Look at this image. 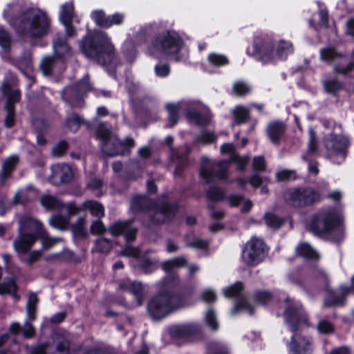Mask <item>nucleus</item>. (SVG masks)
I'll return each mask as SVG.
<instances>
[{"instance_id":"29","label":"nucleus","mask_w":354,"mask_h":354,"mask_svg":"<svg viewBox=\"0 0 354 354\" xmlns=\"http://www.w3.org/2000/svg\"><path fill=\"white\" fill-rule=\"evenodd\" d=\"M64 62L60 60L55 55L44 57L40 63V68L44 75H50L58 66H62Z\"/></svg>"},{"instance_id":"1","label":"nucleus","mask_w":354,"mask_h":354,"mask_svg":"<svg viewBox=\"0 0 354 354\" xmlns=\"http://www.w3.org/2000/svg\"><path fill=\"white\" fill-rule=\"evenodd\" d=\"M3 17L17 33L31 38L47 34L50 20L46 14L37 8H23L21 2L8 4Z\"/></svg>"},{"instance_id":"31","label":"nucleus","mask_w":354,"mask_h":354,"mask_svg":"<svg viewBox=\"0 0 354 354\" xmlns=\"http://www.w3.org/2000/svg\"><path fill=\"white\" fill-rule=\"evenodd\" d=\"M10 330L14 334L21 333L26 339L32 338L35 335V329L30 322H26L22 327L19 323H13L10 327Z\"/></svg>"},{"instance_id":"16","label":"nucleus","mask_w":354,"mask_h":354,"mask_svg":"<svg viewBox=\"0 0 354 354\" xmlns=\"http://www.w3.org/2000/svg\"><path fill=\"white\" fill-rule=\"evenodd\" d=\"M288 196L295 206L310 205L319 199V194L311 187L291 190L288 192Z\"/></svg>"},{"instance_id":"10","label":"nucleus","mask_w":354,"mask_h":354,"mask_svg":"<svg viewBox=\"0 0 354 354\" xmlns=\"http://www.w3.org/2000/svg\"><path fill=\"white\" fill-rule=\"evenodd\" d=\"M286 307L284 311L286 322L290 329L297 331L308 325V316L302 305L288 297L286 298Z\"/></svg>"},{"instance_id":"8","label":"nucleus","mask_w":354,"mask_h":354,"mask_svg":"<svg viewBox=\"0 0 354 354\" xmlns=\"http://www.w3.org/2000/svg\"><path fill=\"white\" fill-rule=\"evenodd\" d=\"M348 139L341 134L329 133L324 138V145L326 149V157L335 164L343 162L346 156L348 147Z\"/></svg>"},{"instance_id":"11","label":"nucleus","mask_w":354,"mask_h":354,"mask_svg":"<svg viewBox=\"0 0 354 354\" xmlns=\"http://www.w3.org/2000/svg\"><path fill=\"white\" fill-rule=\"evenodd\" d=\"M92 86L86 75L77 84L66 87L62 93V98L71 106L81 107L83 105V95L91 91Z\"/></svg>"},{"instance_id":"30","label":"nucleus","mask_w":354,"mask_h":354,"mask_svg":"<svg viewBox=\"0 0 354 354\" xmlns=\"http://www.w3.org/2000/svg\"><path fill=\"white\" fill-rule=\"evenodd\" d=\"M199 331L200 327L198 325L194 323H189L173 327L171 333L175 336L184 337L196 334Z\"/></svg>"},{"instance_id":"38","label":"nucleus","mask_w":354,"mask_h":354,"mask_svg":"<svg viewBox=\"0 0 354 354\" xmlns=\"http://www.w3.org/2000/svg\"><path fill=\"white\" fill-rule=\"evenodd\" d=\"M296 252L298 255L308 259H318L317 252L308 243H300L296 248Z\"/></svg>"},{"instance_id":"43","label":"nucleus","mask_w":354,"mask_h":354,"mask_svg":"<svg viewBox=\"0 0 354 354\" xmlns=\"http://www.w3.org/2000/svg\"><path fill=\"white\" fill-rule=\"evenodd\" d=\"M266 224L270 228L278 229L283 223L284 221L283 218H279L277 215L272 213H266L264 216Z\"/></svg>"},{"instance_id":"9","label":"nucleus","mask_w":354,"mask_h":354,"mask_svg":"<svg viewBox=\"0 0 354 354\" xmlns=\"http://www.w3.org/2000/svg\"><path fill=\"white\" fill-rule=\"evenodd\" d=\"M110 233L115 236L122 235L125 237L127 244L120 252V254L125 257H138L140 250L132 247L129 242L136 239L137 229L133 226L131 221H118L112 224L109 229Z\"/></svg>"},{"instance_id":"48","label":"nucleus","mask_w":354,"mask_h":354,"mask_svg":"<svg viewBox=\"0 0 354 354\" xmlns=\"http://www.w3.org/2000/svg\"><path fill=\"white\" fill-rule=\"evenodd\" d=\"M50 225L55 228L65 229L68 224V218L67 217L57 215L53 216L49 221Z\"/></svg>"},{"instance_id":"39","label":"nucleus","mask_w":354,"mask_h":354,"mask_svg":"<svg viewBox=\"0 0 354 354\" xmlns=\"http://www.w3.org/2000/svg\"><path fill=\"white\" fill-rule=\"evenodd\" d=\"M151 205V201L145 196H135L131 201V208L134 211L144 210L150 207Z\"/></svg>"},{"instance_id":"46","label":"nucleus","mask_w":354,"mask_h":354,"mask_svg":"<svg viewBox=\"0 0 354 354\" xmlns=\"http://www.w3.org/2000/svg\"><path fill=\"white\" fill-rule=\"evenodd\" d=\"M17 160V156H11L3 162L1 171V176L3 180H6L10 176Z\"/></svg>"},{"instance_id":"18","label":"nucleus","mask_w":354,"mask_h":354,"mask_svg":"<svg viewBox=\"0 0 354 354\" xmlns=\"http://www.w3.org/2000/svg\"><path fill=\"white\" fill-rule=\"evenodd\" d=\"M178 210L176 203L158 204L151 210V221L156 224L162 223L173 218Z\"/></svg>"},{"instance_id":"2","label":"nucleus","mask_w":354,"mask_h":354,"mask_svg":"<svg viewBox=\"0 0 354 354\" xmlns=\"http://www.w3.org/2000/svg\"><path fill=\"white\" fill-rule=\"evenodd\" d=\"M254 54L263 64L274 63L277 60H286L294 52L290 41L279 39L274 42L268 35L256 36L253 43Z\"/></svg>"},{"instance_id":"33","label":"nucleus","mask_w":354,"mask_h":354,"mask_svg":"<svg viewBox=\"0 0 354 354\" xmlns=\"http://www.w3.org/2000/svg\"><path fill=\"white\" fill-rule=\"evenodd\" d=\"M318 151V144L316 138V133L312 129L309 130V138L306 151L303 153L301 158L304 161H308V158L315 155Z\"/></svg>"},{"instance_id":"44","label":"nucleus","mask_w":354,"mask_h":354,"mask_svg":"<svg viewBox=\"0 0 354 354\" xmlns=\"http://www.w3.org/2000/svg\"><path fill=\"white\" fill-rule=\"evenodd\" d=\"M97 137L102 142L111 138V137H115L111 131V128L105 123H100L97 127L96 130Z\"/></svg>"},{"instance_id":"61","label":"nucleus","mask_w":354,"mask_h":354,"mask_svg":"<svg viewBox=\"0 0 354 354\" xmlns=\"http://www.w3.org/2000/svg\"><path fill=\"white\" fill-rule=\"evenodd\" d=\"M216 137L214 134L213 132L204 131H202L198 136H197V141L202 142L205 144L211 143L212 142H214Z\"/></svg>"},{"instance_id":"49","label":"nucleus","mask_w":354,"mask_h":354,"mask_svg":"<svg viewBox=\"0 0 354 354\" xmlns=\"http://www.w3.org/2000/svg\"><path fill=\"white\" fill-rule=\"evenodd\" d=\"M96 250L102 253H108L112 248L111 241L105 238H100L95 242Z\"/></svg>"},{"instance_id":"27","label":"nucleus","mask_w":354,"mask_h":354,"mask_svg":"<svg viewBox=\"0 0 354 354\" xmlns=\"http://www.w3.org/2000/svg\"><path fill=\"white\" fill-rule=\"evenodd\" d=\"M351 292V288L349 286H341L339 293L329 292L324 301V306L326 307L343 306L346 301L345 297Z\"/></svg>"},{"instance_id":"37","label":"nucleus","mask_w":354,"mask_h":354,"mask_svg":"<svg viewBox=\"0 0 354 354\" xmlns=\"http://www.w3.org/2000/svg\"><path fill=\"white\" fill-rule=\"evenodd\" d=\"M40 201L42 206L44 207L46 209H55L61 210L62 207H63V203L60 201H59L56 197L51 195H43L41 197Z\"/></svg>"},{"instance_id":"47","label":"nucleus","mask_w":354,"mask_h":354,"mask_svg":"<svg viewBox=\"0 0 354 354\" xmlns=\"http://www.w3.org/2000/svg\"><path fill=\"white\" fill-rule=\"evenodd\" d=\"M37 239L41 240L43 248L45 249L52 247L61 240L58 238H52L48 236L44 229L39 232V234L37 235Z\"/></svg>"},{"instance_id":"63","label":"nucleus","mask_w":354,"mask_h":354,"mask_svg":"<svg viewBox=\"0 0 354 354\" xmlns=\"http://www.w3.org/2000/svg\"><path fill=\"white\" fill-rule=\"evenodd\" d=\"M333 329L334 328L333 324L326 320L320 321L317 325V330L322 333H330L333 331Z\"/></svg>"},{"instance_id":"20","label":"nucleus","mask_w":354,"mask_h":354,"mask_svg":"<svg viewBox=\"0 0 354 354\" xmlns=\"http://www.w3.org/2000/svg\"><path fill=\"white\" fill-rule=\"evenodd\" d=\"M288 348L290 354H311L313 350L310 339L299 334L292 336Z\"/></svg>"},{"instance_id":"7","label":"nucleus","mask_w":354,"mask_h":354,"mask_svg":"<svg viewBox=\"0 0 354 354\" xmlns=\"http://www.w3.org/2000/svg\"><path fill=\"white\" fill-rule=\"evenodd\" d=\"M341 217L333 209H323L315 213L310 222L309 227L315 234L324 236L332 233L339 225Z\"/></svg>"},{"instance_id":"24","label":"nucleus","mask_w":354,"mask_h":354,"mask_svg":"<svg viewBox=\"0 0 354 354\" xmlns=\"http://www.w3.org/2000/svg\"><path fill=\"white\" fill-rule=\"evenodd\" d=\"M51 176L49 180L51 183L59 185L71 180L73 176L72 170L66 164H57L51 167Z\"/></svg>"},{"instance_id":"58","label":"nucleus","mask_w":354,"mask_h":354,"mask_svg":"<svg viewBox=\"0 0 354 354\" xmlns=\"http://www.w3.org/2000/svg\"><path fill=\"white\" fill-rule=\"evenodd\" d=\"M41 256L42 252L41 250H35L30 252L26 258H23L22 256H21L20 259L27 264L32 265L37 261Z\"/></svg>"},{"instance_id":"60","label":"nucleus","mask_w":354,"mask_h":354,"mask_svg":"<svg viewBox=\"0 0 354 354\" xmlns=\"http://www.w3.org/2000/svg\"><path fill=\"white\" fill-rule=\"evenodd\" d=\"M206 323L214 330H216L218 324L216 318L215 313L212 310H209L205 315V317Z\"/></svg>"},{"instance_id":"41","label":"nucleus","mask_w":354,"mask_h":354,"mask_svg":"<svg viewBox=\"0 0 354 354\" xmlns=\"http://www.w3.org/2000/svg\"><path fill=\"white\" fill-rule=\"evenodd\" d=\"M17 66L22 71L30 72L32 68L31 54L25 51L17 60Z\"/></svg>"},{"instance_id":"34","label":"nucleus","mask_w":354,"mask_h":354,"mask_svg":"<svg viewBox=\"0 0 354 354\" xmlns=\"http://www.w3.org/2000/svg\"><path fill=\"white\" fill-rule=\"evenodd\" d=\"M322 84L324 91L331 95H336L344 88V83L336 78L326 79Z\"/></svg>"},{"instance_id":"26","label":"nucleus","mask_w":354,"mask_h":354,"mask_svg":"<svg viewBox=\"0 0 354 354\" xmlns=\"http://www.w3.org/2000/svg\"><path fill=\"white\" fill-rule=\"evenodd\" d=\"M43 229L41 223L30 216L25 215L19 219L17 232H28L38 235Z\"/></svg>"},{"instance_id":"5","label":"nucleus","mask_w":354,"mask_h":354,"mask_svg":"<svg viewBox=\"0 0 354 354\" xmlns=\"http://www.w3.org/2000/svg\"><path fill=\"white\" fill-rule=\"evenodd\" d=\"M248 161V156L240 157L238 154L232 155V158L230 160H222L214 163L204 158L201 169V176L206 183H211L214 178L225 180L228 176L227 169L230 162H235L237 164V170L243 171Z\"/></svg>"},{"instance_id":"45","label":"nucleus","mask_w":354,"mask_h":354,"mask_svg":"<svg viewBox=\"0 0 354 354\" xmlns=\"http://www.w3.org/2000/svg\"><path fill=\"white\" fill-rule=\"evenodd\" d=\"M208 62L214 66H223L229 63L227 57L223 55L218 53H210L207 56Z\"/></svg>"},{"instance_id":"12","label":"nucleus","mask_w":354,"mask_h":354,"mask_svg":"<svg viewBox=\"0 0 354 354\" xmlns=\"http://www.w3.org/2000/svg\"><path fill=\"white\" fill-rule=\"evenodd\" d=\"M266 254V248L263 241L253 237L245 244L241 258L248 266H254L261 262Z\"/></svg>"},{"instance_id":"40","label":"nucleus","mask_w":354,"mask_h":354,"mask_svg":"<svg viewBox=\"0 0 354 354\" xmlns=\"http://www.w3.org/2000/svg\"><path fill=\"white\" fill-rule=\"evenodd\" d=\"M234 119L238 124H242L248 121L250 118V111L243 106H236L232 111Z\"/></svg>"},{"instance_id":"59","label":"nucleus","mask_w":354,"mask_h":354,"mask_svg":"<svg viewBox=\"0 0 354 354\" xmlns=\"http://www.w3.org/2000/svg\"><path fill=\"white\" fill-rule=\"evenodd\" d=\"M277 179L279 181H286L296 178V174L294 170L283 169L276 174Z\"/></svg>"},{"instance_id":"55","label":"nucleus","mask_w":354,"mask_h":354,"mask_svg":"<svg viewBox=\"0 0 354 354\" xmlns=\"http://www.w3.org/2000/svg\"><path fill=\"white\" fill-rule=\"evenodd\" d=\"M33 188L32 187H28L25 189H21L18 191L14 198L13 203L15 204L23 203L30 200L29 196H28V192L32 190Z\"/></svg>"},{"instance_id":"17","label":"nucleus","mask_w":354,"mask_h":354,"mask_svg":"<svg viewBox=\"0 0 354 354\" xmlns=\"http://www.w3.org/2000/svg\"><path fill=\"white\" fill-rule=\"evenodd\" d=\"M243 284L241 282H236L234 285L223 289L224 295L227 297L236 298V303L232 310V314L235 315L239 310H244L252 314L253 308L247 301L245 296L242 294Z\"/></svg>"},{"instance_id":"36","label":"nucleus","mask_w":354,"mask_h":354,"mask_svg":"<svg viewBox=\"0 0 354 354\" xmlns=\"http://www.w3.org/2000/svg\"><path fill=\"white\" fill-rule=\"evenodd\" d=\"M186 265L187 259L184 257H178L163 262L162 264V268L165 272H170L177 268L184 267Z\"/></svg>"},{"instance_id":"15","label":"nucleus","mask_w":354,"mask_h":354,"mask_svg":"<svg viewBox=\"0 0 354 354\" xmlns=\"http://www.w3.org/2000/svg\"><path fill=\"white\" fill-rule=\"evenodd\" d=\"M135 145L134 140L127 138L123 142L118 139L116 136L104 141L102 144L103 153L109 156L129 155L131 149Z\"/></svg>"},{"instance_id":"23","label":"nucleus","mask_w":354,"mask_h":354,"mask_svg":"<svg viewBox=\"0 0 354 354\" xmlns=\"http://www.w3.org/2000/svg\"><path fill=\"white\" fill-rule=\"evenodd\" d=\"M51 338L55 345V354H69L71 335L64 330H57L52 333Z\"/></svg>"},{"instance_id":"4","label":"nucleus","mask_w":354,"mask_h":354,"mask_svg":"<svg viewBox=\"0 0 354 354\" xmlns=\"http://www.w3.org/2000/svg\"><path fill=\"white\" fill-rule=\"evenodd\" d=\"M188 305L185 297L178 294L163 292L151 299L147 309L153 319H160Z\"/></svg>"},{"instance_id":"14","label":"nucleus","mask_w":354,"mask_h":354,"mask_svg":"<svg viewBox=\"0 0 354 354\" xmlns=\"http://www.w3.org/2000/svg\"><path fill=\"white\" fill-rule=\"evenodd\" d=\"M2 92L6 97L5 109L7 115L5 118V125L10 128L15 124V104L18 102L21 98V93L19 89L13 87L9 82H5L2 84Z\"/></svg>"},{"instance_id":"25","label":"nucleus","mask_w":354,"mask_h":354,"mask_svg":"<svg viewBox=\"0 0 354 354\" xmlns=\"http://www.w3.org/2000/svg\"><path fill=\"white\" fill-rule=\"evenodd\" d=\"M286 131V126L281 121H273L266 128V135L271 142L279 144Z\"/></svg>"},{"instance_id":"3","label":"nucleus","mask_w":354,"mask_h":354,"mask_svg":"<svg viewBox=\"0 0 354 354\" xmlns=\"http://www.w3.org/2000/svg\"><path fill=\"white\" fill-rule=\"evenodd\" d=\"M83 53L102 65L111 64L115 57V49L107 35L96 31L93 35H86L81 42Z\"/></svg>"},{"instance_id":"62","label":"nucleus","mask_w":354,"mask_h":354,"mask_svg":"<svg viewBox=\"0 0 354 354\" xmlns=\"http://www.w3.org/2000/svg\"><path fill=\"white\" fill-rule=\"evenodd\" d=\"M68 145L66 142L65 141H61L56 145L53 147L52 149V153L55 157H61L62 156L66 149H67Z\"/></svg>"},{"instance_id":"64","label":"nucleus","mask_w":354,"mask_h":354,"mask_svg":"<svg viewBox=\"0 0 354 354\" xmlns=\"http://www.w3.org/2000/svg\"><path fill=\"white\" fill-rule=\"evenodd\" d=\"M189 151V147L187 145H185L179 149V152H175L173 154L174 158L180 160L182 163L184 164L187 161V156Z\"/></svg>"},{"instance_id":"50","label":"nucleus","mask_w":354,"mask_h":354,"mask_svg":"<svg viewBox=\"0 0 354 354\" xmlns=\"http://www.w3.org/2000/svg\"><path fill=\"white\" fill-rule=\"evenodd\" d=\"M82 122V119L77 115H73L66 120V124L71 131H76Z\"/></svg>"},{"instance_id":"35","label":"nucleus","mask_w":354,"mask_h":354,"mask_svg":"<svg viewBox=\"0 0 354 354\" xmlns=\"http://www.w3.org/2000/svg\"><path fill=\"white\" fill-rule=\"evenodd\" d=\"M83 208L90 211L92 216L101 218L104 216V206L96 201H87L83 203Z\"/></svg>"},{"instance_id":"22","label":"nucleus","mask_w":354,"mask_h":354,"mask_svg":"<svg viewBox=\"0 0 354 354\" xmlns=\"http://www.w3.org/2000/svg\"><path fill=\"white\" fill-rule=\"evenodd\" d=\"M74 17V6L72 1L66 2L61 6L59 12V20L65 27L66 33L68 37L75 35V30L71 22Z\"/></svg>"},{"instance_id":"21","label":"nucleus","mask_w":354,"mask_h":354,"mask_svg":"<svg viewBox=\"0 0 354 354\" xmlns=\"http://www.w3.org/2000/svg\"><path fill=\"white\" fill-rule=\"evenodd\" d=\"M119 289L129 291L135 298L136 306H140L142 304L145 297V290L144 286L141 282L126 279L120 283Z\"/></svg>"},{"instance_id":"51","label":"nucleus","mask_w":354,"mask_h":354,"mask_svg":"<svg viewBox=\"0 0 354 354\" xmlns=\"http://www.w3.org/2000/svg\"><path fill=\"white\" fill-rule=\"evenodd\" d=\"M207 354H228L227 347L220 342L210 344L207 348Z\"/></svg>"},{"instance_id":"32","label":"nucleus","mask_w":354,"mask_h":354,"mask_svg":"<svg viewBox=\"0 0 354 354\" xmlns=\"http://www.w3.org/2000/svg\"><path fill=\"white\" fill-rule=\"evenodd\" d=\"M320 59L323 62L332 63L340 58L346 57V54L338 52L336 48L332 46L320 49Z\"/></svg>"},{"instance_id":"57","label":"nucleus","mask_w":354,"mask_h":354,"mask_svg":"<svg viewBox=\"0 0 354 354\" xmlns=\"http://www.w3.org/2000/svg\"><path fill=\"white\" fill-rule=\"evenodd\" d=\"M354 68V60L349 62V63L345 66H342L339 64H335L333 66V71L336 73H339L343 75H346L351 72Z\"/></svg>"},{"instance_id":"13","label":"nucleus","mask_w":354,"mask_h":354,"mask_svg":"<svg viewBox=\"0 0 354 354\" xmlns=\"http://www.w3.org/2000/svg\"><path fill=\"white\" fill-rule=\"evenodd\" d=\"M192 104L193 102L189 101H182L178 103H169L166 105V109L168 112L169 122L171 127L178 122L179 119V110L185 111L187 117L196 123L202 124L203 122L201 113L191 109Z\"/></svg>"},{"instance_id":"28","label":"nucleus","mask_w":354,"mask_h":354,"mask_svg":"<svg viewBox=\"0 0 354 354\" xmlns=\"http://www.w3.org/2000/svg\"><path fill=\"white\" fill-rule=\"evenodd\" d=\"M54 55L60 60H64L72 55L71 47L62 35H57L53 40Z\"/></svg>"},{"instance_id":"19","label":"nucleus","mask_w":354,"mask_h":354,"mask_svg":"<svg viewBox=\"0 0 354 354\" xmlns=\"http://www.w3.org/2000/svg\"><path fill=\"white\" fill-rule=\"evenodd\" d=\"M37 240V234L28 232H18L12 246L19 257L24 256L32 248Z\"/></svg>"},{"instance_id":"53","label":"nucleus","mask_w":354,"mask_h":354,"mask_svg":"<svg viewBox=\"0 0 354 354\" xmlns=\"http://www.w3.org/2000/svg\"><path fill=\"white\" fill-rule=\"evenodd\" d=\"M139 266L147 274L153 272L158 268L156 261L147 259H141L139 262Z\"/></svg>"},{"instance_id":"56","label":"nucleus","mask_w":354,"mask_h":354,"mask_svg":"<svg viewBox=\"0 0 354 354\" xmlns=\"http://www.w3.org/2000/svg\"><path fill=\"white\" fill-rule=\"evenodd\" d=\"M10 35L1 27H0V46L5 50L8 51L10 45Z\"/></svg>"},{"instance_id":"52","label":"nucleus","mask_w":354,"mask_h":354,"mask_svg":"<svg viewBox=\"0 0 354 354\" xmlns=\"http://www.w3.org/2000/svg\"><path fill=\"white\" fill-rule=\"evenodd\" d=\"M233 91L235 95L241 96L249 93L250 88L245 82L238 81L233 85Z\"/></svg>"},{"instance_id":"54","label":"nucleus","mask_w":354,"mask_h":354,"mask_svg":"<svg viewBox=\"0 0 354 354\" xmlns=\"http://www.w3.org/2000/svg\"><path fill=\"white\" fill-rule=\"evenodd\" d=\"M224 192L216 187H210L207 192V198L214 201H219L222 200L224 198Z\"/></svg>"},{"instance_id":"6","label":"nucleus","mask_w":354,"mask_h":354,"mask_svg":"<svg viewBox=\"0 0 354 354\" xmlns=\"http://www.w3.org/2000/svg\"><path fill=\"white\" fill-rule=\"evenodd\" d=\"M183 40L175 31L157 34L148 48V53L158 57L159 54L177 55L183 47Z\"/></svg>"},{"instance_id":"42","label":"nucleus","mask_w":354,"mask_h":354,"mask_svg":"<svg viewBox=\"0 0 354 354\" xmlns=\"http://www.w3.org/2000/svg\"><path fill=\"white\" fill-rule=\"evenodd\" d=\"M91 16L97 26L105 28L110 27V24L108 23L109 16H106L103 10H94Z\"/></svg>"}]
</instances>
